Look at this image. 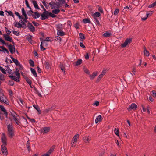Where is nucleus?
<instances>
[{
    "label": "nucleus",
    "instance_id": "nucleus-30",
    "mask_svg": "<svg viewBox=\"0 0 156 156\" xmlns=\"http://www.w3.org/2000/svg\"><path fill=\"white\" fill-rule=\"evenodd\" d=\"M0 48L3 49L2 52L4 53L6 52L7 54L9 53V52L3 46H0Z\"/></svg>",
    "mask_w": 156,
    "mask_h": 156
},
{
    "label": "nucleus",
    "instance_id": "nucleus-58",
    "mask_svg": "<svg viewBox=\"0 0 156 156\" xmlns=\"http://www.w3.org/2000/svg\"><path fill=\"white\" fill-rule=\"evenodd\" d=\"M15 14L17 16H18L20 19H22V17H21V16H20V14H19V13L18 12H16H16H15Z\"/></svg>",
    "mask_w": 156,
    "mask_h": 156
},
{
    "label": "nucleus",
    "instance_id": "nucleus-4",
    "mask_svg": "<svg viewBox=\"0 0 156 156\" xmlns=\"http://www.w3.org/2000/svg\"><path fill=\"white\" fill-rule=\"evenodd\" d=\"M40 40L41 41L40 45V48L41 51H43L45 50V48H44L43 46V44L45 43V41H51V40L50 39V37H47L46 38V39L45 40H43L42 38H40Z\"/></svg>",
    "mask_w": 156,
    "mask_h": 156
},
{
    "label": "nucleus",
    "instance_id": "nucleus-60",
    "mask_svg": "<svg viewBox=\"0 0 156 156\" xmlns=\"http://www.w3.org/2000/svg\"><path fill=\"white\" fill-rule=\"evenodd\" d=\"M146 108H147V110L148 113V114H149L150 113V107L149 105H147L146 106Z\"/></svg>",
    "mask_w": 156,
    "mask_h": 156
},
{
    "label": "nucleus",
    "instance_id": "nucleus-5",
    "mask_svg": "<svg viewBox=\"0 0 156 156\" xmlns=\"http://www.w3.org/2000/svg\"><path fill=\"white\" fill-rule=\"evenodd\" d=\"M6 145L2 144L1 146V151L3 155L7 156L8 154V152Z\"/></svg>",
    "mask_w": 156,
    "mask_h": 156
},
{
    "label": "nucleus",
    "instance_id": "nucleus-57",
    "mask_svg": "<svg viewBox=\"0 0 156 156\" xmlns=\"http://www.w3.org/2000/svg\"><path fill=\"white\" fill-rule=\"evenodd\" d=\"M28 119H29V121L32 123L34 122H35V120L34 119H31L29 117H27Z\"/></svg>",
    "mask_w": 156,
    "mask_h": 156
},
{
    "label": "nucleus",
    "instance_id": "nucleus-8",
    "mask_svg": "<svg viewBox=\"0 0 156 156\" xmlns=\"http://www.w3.org/2000/svg\"><path fill=\"white\" fill-rule=\"evenodd\" d=\"M50 130V128L49 127H44L41 129L40 132L41 134H44L49 132Z\"/></svg>",
    "mask_w": 156,
    "mask_h": 156
},
{
    "label": "nucleus",
    "instance_id": "nucleus-47",
    "mask_svg": "<svg viewBox=\"0 0 156 156\" xmlns=\"http://www.w3.org/2000/svg\"><path fill=\"white\" fill-rule=\"evenodd\" d=\"M79 35L80 38L82 39H85V37H84V34L81 33H80L79 34Z\"/></svg>",
    "mask_w": 156,
    "mask_h": 156
},
{
    "label": "nucleus",
    "instance_id": "nucleus-25",
    "mask_svg": "<svg viewBox=\"0 0 156 156\" xmlns=\"http://www.w3.org/2000/svg\"><path fill=\"white\" fill-rule=\"evenodd\" d=\"M79 137V135L78 134H76L73 138L72 141L77 142V139Z\"/></svg>",
    "mask_w": 156,
    "mask_h": 156
},
{
    "label": "nucleus",
    "instance_id": "nucleus-43",
    "mask_svg": "<svg viewBox=\"0 0 156 156\" xmlns=\"http://www.w3.org/2000/svg\"><path fill=\"white\" fill-rule=\"evenodd\" d=\"M156 6V1L148 6L149 8H151Z\"/></svg>",
    "mask_w": 156,
    "mask_h": 156
},
{
    "label": "nucleus",
    "instance_id": "nucleus-39",
    "mask_svg": "<svg viewBox=\"0 0 156 156\" xmlns=\"http://www.w3.org/2000/svg\"><path fill=\"white\" fill-rule=\"evenodd\" d=\"M82 60L81 59L78 60L76 62H75V65L78 66L81 64L82 62Z\"/></svg>",
    "mask_w": 156,
    "mask_h": 156
},
{
    "label": "nucleus",
    "instance_id": "nucleus-45",
    "mask_svg": "<svg viewBox=\"0 0 156 156\" xmlns=\"http://www.w3.org/2000/svg\"><path fill=\"white\" fill-rule=\"evenodd\" d=\"M119 9H115L114 13L113 14L115 15H117L119 12Z\"/></svg>",
    "mask_w": 156,
    "mask_h": 156
},
{
    "label": "nucleus",
    "instance_id": "nucleus-59",
    "mask_svg": "<svg viewBox=\"0 0 156 156\" xmlns=\"http://www.w3.org/2000/svg\"><path fill=\"white\" fill-rule=\"evenodd\" d=\"M14 82L12 81H9L8 82V84L10 86H13L14 85Z\"/></svg>",
    "mask_w": 156,
    "mask_h": 156
},
{
    "label": "nucleus",
    "instance_id": "nucleus-54",
    "mask_svg": "<svg viewBox=\"0 0 156 156\" xmlns=\"http://www.w3.org/2000/svg\"><path fill=\"white\" fill-rule=\"evenodd\" d=\"M0 43H2L3 45H6V43L5 42V41L3 40L2 38L0 37Z\"/></svg>",
    "mask_w": 156,
    "mask_h": 156
},
{
    "label": "nucleus",
    "instance_id": "nucleus-24",
    "mask_svg": "<svg viewBox=\"0 0 156 156\" xmlns=\"http://www.w3.org/2000/svg\"><path fill=\"white\" fill-rule=\"evenodd\" d=\"M83 140L86 143H87L91 140L90 137L89 136H85L83 137Z\"/></svg>",
    "mask_w": 156,
    "mask_h": 156
},
{
    "label": "nucleus",
    "instance_id": "nucleus-6",
    "mask_svg": "<svg viewBox=\"0 0 156 156\" xmlns=\"http://www.w3.org/2000/svg\"><path fill=\"white\" fill-rule=\"evenodd\" d=\"M131 42L132 39L131 38H127L126 39L125 42L121 45V47L122 48L125 47L131 43Z\"/></svg>",
    "mask_w": 156,
    "mask_h": 156
},
{
    "label": "nucleus",
    "instance_id": "nucleus-56",
    "mask_svg": "<svg viewBox=\"0 0 156 156\" xmlns=\"http://www.w3.org/2000/svg\"><path fill=\"white\" fill-rule=\"evenodd\" d=\"M5 31H6V33H7V34L8 35H9L11 33V31L9 30H8V28H7L6 27H5Z\"/></svg>",
    "mask_w": 156,
    "mask_h": 156
},
{
    "label": "nucleus",
    "instance_id": "nucleus-27",
    "mask_svg": "<svg viewBox=\"0 0 156 156\" xmlns=\"http://www.w3.org/2000/svg\"><path fill=\"white\" fill-rule=\"evenodd\" d=\"M33 107L38 111L39 114H40L41 113V111L40 110V109L38 105H33Z\"/></svg>",
    "mask_w": 156,
    "mask_h": 156
},
{
    "label": "nucleus",
    "instance_id": "nucleus-34",
    "mask_svg": "<svg viewBox=\"0 0 156 156\" xmlns=\"http://www.w3.org/2000/svg\"><path fill=\"white\" fill-rule=\"evenodd\" d=\"M144 55L146 56H149V52L146 49V48H144Z\"/></svg>",
    "mask_w": 156,
    "mask_h": 156
},
{
    "label": "nucleus",
    "instance_id": "nucleus-33",
    "mask_svg": "<svg viewBox=\"0 0 156 156\" xmlns=\"http://www.w3.org/2000/svg\"><path fill=\"white\" fill-rule=\"evenodd\" d=\"M55 10H53L52 11V12L53 13L55 14H57L59 13L60 12V10L58 9V8L54 9Z\"/></svg>",
    "mask_w": 156,
    "mask_h": 156
},
{
    "label": "nucleus",
    "instance_id": "nucleus-1",
    "mask_svg": "<svg viewBox=\"0 0 156 156\" xmlns=\"http://www.w3.org/2000/svg\"><path fill=\"white\" fill-rule=\"evenodd\" d=\"M6 125L7 127L8 136L10 138H13L15 135L12 124V122L10 124L8 122H7Z\"/></svg>",
    "mask_w": 156,
    "mask_h": 156
},
{
    "label": "nucleus",
    "instance_id": "nucleus-12",
    "mask_svg": "<svg viewBox=\"0 0 156 156\" xmlns=\"http://www.w3.org/2000/svg\"><path fill=\"white\" fill-rule=\"evenodd\" d=\"M137 107V105L135 103H132L127 108L128 111H130L132 110H136Z\"/></svg>",
    "mask_w": 156,
    "mask_h": 156
},
{
    "label": "nucleus",
    "instance_id": "nucleus-3",
    "mask_svg": "<svg viewBox=\"0 0 156 156\" xmlns=\"http://www.w3.org/2000/svg\"><path fill=\"white\" fill-rule=\"evenodd\" d=\"M11 116L12 119L15 121L16 125L20 126L21 124L20 122V118L19 115L15 112H13L11 113Z\"/></svg>",
    "mask_w": 156,
    "mask_h": 156
},
{
    "label": "nucleus",
    "instance_id": "nucleus-21",
    "mask_svg": "<svg viewBox=\"0 0 156 156\" xmlns=\"http://www.w3.org/2000/svg\"><path fill=\"white\" fill-rule=\"evenodd\" d=\"M106 73V71L105 70H103L101 72V73L99 75L98 78L97 80V81L98 82L100 81L101 79L102 78L104 75H105Z\"/></svg>",
    "mask_w": 156,
    "mask_h": 156
},
{
    "label": "nucleus",
    "instance_id": "nucleus-10",
    "mask_svg": "<svg viewBox=\"0 0 156 156\" xmlns=\"http://www.w3.org/2000/svg\"><path fill=\"white\" fill-rule=\"evenodd\" d=\"M0 102L4 103L7 105H9V103L8 99L5 96L0 97Z\"/></svg>",
    "mask_w": 156,
    "mask_h": 156
},
{
    "label": "nucleus",
    "instance_id": "nucleus-23",
    "mask_svg": "<svg viewBox=\"0 0 156 156\" xmlns=\"http://www.w3.org/2000/svg\"><path fill=\"white\" fill-rule=\"evenodd\" d=\"M102 120V117L100 115H99L97 116L95 120V123L97 124L98 122L101 121Z\"/></svg>",
    "mask_w": 156,
    "mask_h": 156
},
{
    "label": "nucleus",
    "instance_id": "nucleus-18",
    "mask_svg": "<svg viewBox=\"0 0 156 156\" xmlns=\"http://www.w3.org/2000/svg\"><path fill=\"white\" fill-rule=\"evenodd\" d=\"M11 58L13 62L15 64L16 66H20V67L21 66V65L17 59H15L12 57H11Z\"/></svg>",
    "mask_w": 156,
    "mask_h": 156
},
{
    "label": "nucleus",
    "instance_id": "nucleus-37",
    "mask_svg": "<svg viewBox=\"0 0 156 156\" xmlns=\"http://www.w3.org/2000/svg\"><path fill=\"white\" fill-rule=\"evenodd\" d=\"M83 22L85 24L87 23H91V22L90 20L88 19H84L83 20Z\"/></svg>",
    "mask_w": 156,
    "mask_h": 156
},
{
    "label": "nucleus",
    "instance_id": "nucleus-15",
    "mask_svg": "<svg viewBox=\"0 0 156 156\" xmlns=\"http://www.w3.org/2000/svg\"><path fill=\"white\" fill-rule=\"evenodd\" d=\"M8 48L12 54H13L15 52V48L14 45L10 44L8 46Z\"/></svg>",
    "mask_w": 156,
    "mask_h": 156
},
{
    "label": "nucleus",
    "instance_id": "nucleus-53",
    "mask_svg": "<svg viewBox=\"0 0 156 156\" xmlns=\"http://www.w3.org/2000/svg\"><path fill=\"white\" fill-rule=\"evenodd\" d=\"M76 142L72 141L71 144V146L72 147H74L76 145Z\"/></svg>",
    "mask_w": 156,
    "mask_h": 156
},
{
    "label": "nucleus",
    "instance_id": "nucleus-29",
    "mask_svg": "<svg viewBox=\"0 0 156 156\" xmlns=\"http://www.w3.org/2000/svg\"><path fill=\"white\" fill-rule=\"evenodd\" d=\"M17 102L19 105L21 106L24 105V101L21 98H20L18 100Z\"/></svg>",
    "mask_w": 156,
    "mask_h": 156
},
{
    "label": "nucleus",
    "instance_id": "nucleus-2",
    "mask_svg": "<svg viewBox=\"0 0 156 156\" xmlns=\"http://www.w3.org/2000/svg\"><path fill=\"white\" fill-rule=\"evenodd\" d=\"M20 76V74L19 71L17 69L15 71L13 72L11 75L9 76V77L11 78L12 80L17 82H19V79Z\"/></svg>",
    "mask_w": 156,
    "mask_h": 156
},
{
    "label": "nucleus",
    "instance_id": "nucleus-42",
    "mask_svg": "<svg viewBox=\"0 0 156 156\" xmlns=\"http://www.w3.org/2000/svg\"><path fill=\"white\" fill-rule=\"evenodd\" d=\"M5 76L1 74L0 73V81L4 80H5Z\"/></svg>",
    "mask_w": 156,
    "mask_h": 156
},
{
    "label": "nucleus",
    "instance_id": "nucleus-41",
    "mask_svg": "<svg viewBox=\"0 0 156 156\" xmlns=\"http://www.w3.org/2000/svg\"><path fill=\"white\" fill-rule=\"evenodd\" d=\"M114 132L115 133L117 136H119V129H116V128H115L114 130Z\"/></svg>",
    "mask_w": 156,
    "mask_h": 156
},
{
    "label": "nucleus",
    "instance_id": "nucleus-26",
    "mask_svg": "<svg viewBox=\"0 0 156 156\" xmlns=\"http://www.w3.org/2000/svg\"><path fill=\"white\" fill-rule=\"evenodd\" d=\"M65 34V33L62 30H58L57 31V35L59 36H63Z\"/></svg>",
    "mask_w": 156,
    "mask_h": 156
},
{
    "label": "nucleus",
    "instance_id": "nucleus-52",
    "mask_svg": "<svg viewBox=\"0 0 156 156\" xmlns=\"http://www.w3.org/2000/svg\"><path fill=\"white\" fill-rule=\"evenodd\" d=\"M6 12L8 13V15L10 16H12L14 17V15L11 11H6Z\"/></svg>",
    "mask_w": 156,
    "mask_h": 156
},
{
    "label": "nucleus",
    "instance_id": "nucleus-44",
    "mask_svg": "<svg viewBox=\"0 0 156 156\" xmlns=\"http://www.w3.org/2000/svg\"><path fill=\"white\" fill-rule=\"evenodd\" d=\"M0 70L4 74H6V70L5 69H4L2 67L0 66Z\"/></svg>",
    "mask_w": 156,
    "mask_h": 156
},
{
    "label": "nucleus",
    "instance_id": "nucleus-13",
    "mask_svg": "<svg viewBox=\"0 0 156 156\" xmlns=\"http://www.w3.org/2000/svg\"><path fill=\"white\" fill-rule=\"evenodd\" d=\"M48 16V11H45L41 15V20H44L47 19Z\"/></svg>",
    "mask_w": 156,
    "mask_h": 156
},
{
    "label": "nucleus",
    "instance_id": "nucleus-7",
    "mask_svg": "<svg viewBox=\"0 0 156 156\" xmlns=\"http://www.w3.org/2000/svg\"><path fill=\"white\" fill-rule=\"evenodd\" d=\"M51 9H54L59 8V5L58 3H55L54 2H51L49 3Z\"/></svg>",
    "mask_w": 156,
    "mask_h": 156
},
{
    "label": "nucleus",
    "instance_id": "nucleus-31",
    "mask_svg": "<svg viewBox=\"0 0 156 156\" xmlns=\"http://www.w3.org/2000/svg\"><path fill=\"white\" fill-rule=\"evenodd\" d=\"M34 14L33 15V17L34 18L37 19L40 17V14L39 13L37 12H34Z\"/></svg>",
    "mask_w": 156,
    "mask_h": 156
},
{
    "label": "nucleus",
    "instance_id": "nucleus-36",
    "mask_svg": "<svg viewBox=\"0 0 156 156\" xmlns=\"http://www.w3.org/2000/svg\"><path fill=\"white\" fill-rule=\"evenodd\" d=\"M57 31L58 30H62V25L61 24H59L57 25Z\"/></svg>",
    "mask_w": 156,
    "mask_h": 156
},
{
    "label": "nucleus",
    "instance_id": "nucleus-40",
    "mask_svg": "<svg viewBox=\"0 0 156 156\" xmlns=\"http://www.w3.org/2000/svg\"><path fill=\"white\" fill-rule=\"evenodd\" d=\"M111 35V33L109 32L105 33L103 34V36L105 37H109Z\"/></svg>",
    "mask_w": 156,
    "mask_h": 156
},
{
    "label": "nucleus",
    "instance_id": "nucleus-46",
    "mask_svg": "<svg viewBox=\"0 0 156 156\" xmlns=\"http://www.w3.org/2000/svg\"><path fill=\"white\" fill-rule=\"evenodd\" d=\"M12 33L16 36H18L20 35V33L19 32L13 30L12 31Z\"/></svg>",
    "mask_w": 156,
    "mask_h": 156
},
{
    "label": "nucleus",
    "instance_id": "nucleus-35",
    "mask_svg": "<svg viewBox=\"0 0 156 156\" xmlns=\"http://www.w3.org/2000/svg\"><path fill=\"white\" fill-rule=\"evenodd\" d=\"M31 71L34 76L35 77H37V74L36 73V72L35 70H34L33 68H31L30 69Z\"/></svg>",
    "mask_w": 156,
    "mask_h": 156
},
{
    "label": "nucleus",
    "instance_id": "nucleus-28",
    "mask_svg": "<svg viewBox=\"0 0 156 156\" xmlns=\"http://www.w3.org/2000/svg\"><path fill=\"white\" fill-rule=\"evenodd\" d=\"M100 16V14L98 12L95 13L93 15V18L94 19H97V18L99 17Z\"/></svg>",
    "mask_w": 156,
    "mask_h": 156
},
{
    "label": "nucleus",
    "instance_id": "nucleus-48",
    "mask_svg": "<svg viewBox=\"0 0 156 156\" xmlns=\"http://www.w3.org/2000/svg\"><path fill=\"white\" fill-rule=\"evenodd\" d=\"M6 67L7 68V69H6V71H7L8 73L11 74L12 70L8 67V66Z\"/></svg>",
    "mask_w": 156,
    "mask_h": 156
},
{
    "label": "nucleus",
    "instance_id": "nucleus-22",
    "mask_svg": "<svg viewBox=\"0 0 156 156\" xmlns=\"http://www.w3.org/2000/svg\"><path fill=\"white\" fill-rule=\"evenodd\" d=\"M31 2L33 4V5L34 7L38 9H39L40 8H39L37 2L34 0H31Z\"/></svg>",
    "mask_w": 156,
    "mask_h": 156
},
{
    "label": "nucleus",
    "instance_id": "nucleus-55",
    "mask_svg": "<svg viewBox=\"0 0 156 156\" xmlns=\"http://www.w3.org/2000/svg\"><path fill=\"white\" fill-rule=\"evenodd\" d=\"M26 145H27V148L28 149V151H29V152L30 150V146L29 145V143L28 141H27V142Z\"/></svg>",
    "mask_w": 156,
    "mask_h": 156
},
{
    "label": "nucleus",
    "instance_id": "nucleus-64",
    "mask_svg": "<svg viewBox=\"0 0 156 156\" xmlns=\"http://www.w3.org/2000/svg\"><path fill=\"white\" fill-rule=\"evenodd\" d=\"M60 3L62 4H64L66 3V1L65 0H57Z\"/></svg>",
    "mask_w": 156,
    "mask_h": 156
},
{
    "label": "nucleus",
    "instance_id": "nucleus-63",
    "mask_svg": "<svg viewBox=\"0 0 156 156\" xmlns=\"http://www.w3.org/2000/svg\"><path fill=\"white\" fill-rule=\"evenodd\" d=\"M152 94L154 97H156V93L154 91H152Z\"/></svg>",
    "mask_w": 156,
    "mask_h": 156
},
{
    "label": "nucleus",
    "instance_id": "nucleus-9",
    "mask_svg": "<svg viewBox=\"0 0 156 156\" xmlns=\"http://www.w3.org/2000/svg\"><path fill=\"white\" fill-rule=\"evenodd\" d=\"M55 147V146H53L47 153L42 154L41 156H50V154L54 151Z\"/></svg>",
    "mask_w": 156,
    "mask_h": 156
},
{
    "label": "nucleus",
    "instance_id": "nucleus-20",
    "mask_svg": "<svg viewBox=\"0 0 156 156\" xmlns=\"http://www.w3.org/2000/svg\"><path fill=\"white\" fill-rule=\"evenodd\" d=\"M98 74L97 71L94 72L92 74L89 75V77L91 80H93L95 78L96 76H97Z\"/></svg>",
    "mask_w": 156,
    "mask_h": 156
},
{
    "label": "nucleus",
    "instance_id": "nucleus-11",
    "mask_svg": "<svg viewBox=\"0 0 156 156\" xmlns=\"http://www.w3.org/2000/svg\"><path fill=\"white\" fill-rule=\"evenodd\" d=\"M1 140L2 142L4 145H6L7 139L6 136L4 133H2V135Z\"/></svg>",
    "mask_w": 156,
    "mask_h": 156
},
{
    "label": "nucleus",
    "instance_id": "nucleus-50",
    "mask_svg": "<svg viewBox=\"0 0 156 156\" xmlns=\"http://www.w3.org/2000/svg\"><path fill=\"white\" fill-rule=\"evenodd\" d=\"M94 21L95 22V23L98 26H100L101 25L99 21L97 19H94Z\"/></svg>",
    "mask_w": 156,
    "mask_h": 156
},
{
    "label": "nucleus",
    "instance_id": "nucleus-62",
    "mask_svg": "<svg viewBox=\"0 0 156 156\" xmlns=\"http://www.w3.org/2000/svg\"><path fill=\"white\" fill-rule=\"evenodd\" d=\"M136 70L135 67H133L132 68V72L133 73H136Z\"/></svg>",
    "mask_w": 156,
    "mask_h": 156
},
{
    "label": "nucleus",
    "instance_id": "nucleus-61",
    "mask_svg": "<svg viewBox=\"0 0 156 156\" xmlns=\"http://www.w3.org/2000/svg\"><path fill=\"white\" fill-rule=\"evenodd\" d=\"M49 14L50 16L52 18H54L56 16L55 14H53L52 13H50Z\"/></svg>",
    "mask_w": 156,
    "mask_h": 156
},
{
    "label": "nucleus",
    "instance_id": "nucleus-16",
    "mask_svg": "<svg viewBox=\"0 0 156 156\" xmlns=\"http://www.w3.org/2000/svg\"><path fill=\"white\" fill-rule=\"evenodd\" d=\"M153 13V11H151V12H147L146 14V17H141V20L143 21H145L147 19L148 16L149 15H152Z\"/></svg>",
    "mask_w": 156,
    "mask_h": 156
},
{
    "label": "nucleus",
    "instance_id": "nucleus-19",
    "mask_svg": "<svg viewBox=\"0 0 156 156\" xmlns=\"http://www.w3.org/2000/svg\"><path fill=\"white\" fill-rule=\"evenodd\" d=\"M0 108L1 110L5 114L6 117L8 114L4 107L2 105H0Z\"/></svg>",
    "mask_w": 156,
    "mask_h": 156
},
{
    "label": "nucleus",
    "instance_id": "nucleus-51",
    "mask_svg": "<svg viewBox=\"0 0 156 156\" xmlns=\"http://www.w3.org/2000/svg\"><path fill=\"white\" fill-rule=\"evenodd\" d=\"M23 125L25 126H27L28 124V122L27 119L24 118H23Z\"/></svg>",
    "mask_w": 156,
    "mask_h": 156
},
{
    "label": "nucleus",
    "instance_id": "nucleus-32",
    "mask_svg": "<svg viewBox=\"0 0 156 156\" xmlns=\"http://www.w3.org/2000/svg\"><path fill=\"white\" fill-rule=\"evenodd\" d=\"M14 26L16 27L19 28H20L22 27V25L20 23L16 22L14 23Z\"/></svg>",
    "mask_w": 156,
    "mask_h": 156
},
{
    "label": "nucleus",
    "instance_id": "nucleus-38",
    "mask_svg": "<svg viewBox=\"0 0 156 156\" xmlns=\"http://www.w3.org/2000/svg\"><path fill=\"white\" fill-rule=\"evenodd\" d=\"M22 15L26 18L27 17V15L25 12V9L24 8H22Z\"/></svg>",
    "mask_w": 156,
    "mask_h": 156
},
{
    "label": "nucleus",
    "instance_id": "nucleus-14",
    "mask_svg": "<svg viewBox=\"0 0 156 156\" xmlns=\"http://www.w3.org/2000/svg\"><path fill=\"white\" fill-rule=\"evenodd\" d=\"M3 36L6 41L10 42H12V38L9 36V35H8L6 34H3Z\"/></svg>",
    "mask_w": 156,
    "mask_h": 156
},
{
    "label": "nucleus",
    "instance_id": "nucleus-17",
    "mask_svg": "<svg viewBox=\"0 0 156 156\" xmlns=\"http://www.w3.org/2000/svg\"><path fill=\"white\" fill-rule=\"evenodd\" d=\"M27 27L31 31L33 32L35 30L34 27L30 23H28Z\"/></svg>",
    "mask_w": 156,
    "mask_h": 156
},
{
    "label": "nucleus",
    "instance_id": "nucleus-49",
    "mask_svg": "<svg viewBox=\"0 0 156 156\" xmlns=\"http://www.w3.org/2000/svg\"><path fill=\"white\" fill-rule=\"evenodd\" d=\"M29 63L30 65L32 66V67H34V61L31 59H30L29 60Z\"/></svg>",
    "mask_w": 156,
    "mask_h": 156
}]
</instances>
